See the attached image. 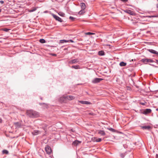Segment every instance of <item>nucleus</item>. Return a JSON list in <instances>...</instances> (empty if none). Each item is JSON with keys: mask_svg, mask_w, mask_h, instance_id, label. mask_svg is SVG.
<instances>
[{"mask_svg": "<svg viewBox=\"0 0 158 158\" xmlns=\"http://www.w3.org/2000/svg\"><path fill=\"white\" fill-rule=\"evenodd\" d=\"M26 113L27 115L31 118H36L39 116V113L32 110L27 111Z\"/></svg>", "mask_w": 158, "mask_h": 158, "instance_id": "1", "label": "nucleus"}, {"mask_svg": "<svg viewBox=\"0 0 158 158\" xmlns=\"http://www.w3.org/2000/svg\"><path fill=\"white\" fill-rule=\"evenodd\" d=\"M75 98V97L72 95H69L64 96L60 97V100L61 102H64V101L66 99L69 100H71L74 99Z\"/></svg>", "mask_w": 158, "mask_h": 158, "instance_id": "2", "label": "nucleus"}, {"mask_svg": "<svg viewBox=\"0 0 158 158\" xmlns=\"http://www.w3.org/2000/svg\"><path fill=\"white\" fill-rule=\"evenodd\" d=\"M52 15L56 21H57L60 22H62L63 21V20L61 18L55 15V14L53 13H52Z\"/></svg>", "mask_w": 158, "mask_h": 158, "instance_id": "3", "label": "nucleus"}, {"mask_svg": "<svg viewBox=\"0 0 158 158\" xmlns=\"http://www.w3.org/2000/svg\"><path fill=\"white\" fill-rule=\"evenodd\" d=\"M81 143V141L77 140H75L72 143V145L74 147H77Z\"/></svg>", "mask_w": 158, "mask_h": 158, "instance_id": "4", "label": "nucleus"}, {"mask_svg": "<svg viewBox=\"0 0 158 158\" xmlns=\"http://www.w3.org/2000/svg\"><path fill=\"white\" fill-rule=\"evenodd\" d=\"M103 80V79L102 78H96L92 80V82L94 84H96L99 82Z\"/></svg>", "mask_w": 158, "mask_h": 158, "instance_id": "5", "label": "nucleus"}, {"mask_svg": "<svg viewBox=\"0 0 158 158\" xmlns=\"http://www.w3.org/2000/svg\"><path fill=\"white\" fill-rule=\"evenodd\" d=\"M125 12L132 15H135L136 14L135 12L131 10H125Z\"/></svg>", "mask_w": 158, "mask_h": 158, "instance_id": "6", "label": "nucleus"}, {"mask_svg": "<svg viewBox=\"0 0 158 158\" xmlns=\"http://www.w3.org/2000/svg\"><path fill=\"white\" fill-rule=\"evenodd\" d=\"M152 112V110L151 109H145L143 112V114H145L147 115L149 114L150 113Z\"/></svg>", "mask_w": 158, "mask_h": 158, "instance_id": "7", "label": "nucleus"}, {"mask_svg": "<svg viewBox=\"0 0 158 158\" xmlns=\"http://www.w3.org/2000/svg\"><path fill=\"white\" fill-rule=\"evenodd\" d=\"M148 50L152 53L155 54L156 56L158 57V52L157 51L152 49H148Z\"/></svg>", "mask_w": 158, "mask_h": 158, "instance_id": "8", "label": "nucleus"}, {"mask_svg": "<svg viewBox=\"0 0 158 158\" xmlns=\"http://www.w3.org/2000/svg\"><path fill=\"white\" fill-rule=\"evenodd\" d=\"M78 102L82 104L90 105L91 104L90 102L87 101H79Z\"/></svg>", "mask_w": 158, "mask_h": 158, "instance_id": "9", "label": "nucleus"}, {"mask_svg": "<svg viewBox=\"0 0 158 158\" xmlns=\"http://www.w3.org/2000/svg\"><path fill=\"white\" fill-rule=\"evenodd\" d=\"M78 62V59H75L70 60L69 61V63L73 64Z\"/></svg>", "mask_w": 158, "mask_h": 158, "instance_id": "10", "label": "nucleus"}, {"mask_svg": "<svg viewBox=\"0 0 158 158\" xmlns=\"http://www.w3.org/2000/svg\"><path fill=\"white\" fill-rule=\"evenodd\" d=\"M141 127L143 129H147V130H149L151 128V127L149 126H141Z\"/></svg>", "mask_w": 158, "mask_h": 158, "instance_id": "11", "label": "nucleus"}, {"mask_svg": "<svg viewBox=\"0 0 158 158\" xmlns=\"http://www.w3.org/2000/svg\"><path fill=\"white\" fill-rule=\"evenodd\" d=\"M80 5L81 9H83L85 10V9L86 7V6L85 3L83 2H81L80 3Z\"/></svg>", "mask_w": 158, "mask_h": 158, "instance_id": "12", "label": "nucleus"}, {"mask_svg": "<svg viewBox=\"0 0 158 158\" xmlns=\"http://www.w3.org/2000/svg\"><path fill=\"white\" fill-rule=\"evenodd\" d=\"M40 133V131H39L35 130L32 132V134L34 135H37Z\"/></svg>", "mask_w": 158, "mask_h": 158, "instance_id": "13", "label": "nucleus"}, {"mask_svg": "<svg viewBox=\"0 0 158 158\" xmlns=\"http://www.w3.org/2000/svg\"><path fill=\"white\" fill-rule=\"evenodd\" d=\"M44 149V151H46L47 153L48 154H50L52 152L51 149Z\"/></svg>", "mask_w": 158, "mask_h": 158, "instance_id": "14", "label": "nucleus"}, {"mask_svg": "<svg viewBox=\"0 0 158 158\" xmlns=\"http://www.w3.org/2000/svg\"><path fill=\"white\" fill-rule=\"evenodd\" d=\"M98 55L99 56H103L105 55L104 51L101 50L98 52Z\"/></svg>", "mask_w": 158, "mask_h": 158, "instance_id": "15", "label": "nucleus"}, {"mask_svg": "<svg viewBox=\"0 0 158 158\" xmlns=\"http://www.w3.org/2000/svg\"><path fill=\"white\" fill-rule=\"evenodd\" d=\"M71 68H72L74 69H80V67L79 65H73Z\"/></svg>", "mask_w": 158, "mask_h": 158, "instance_id": "16", "label": "nucleus"}, {"mask_svg": "<svg viewBox=\"0 0 158 158\" xmlns=\"http://www.w3.org/2000/svg\"><path fill=\"white\" fill-rule=\"evenodd\" d=\"M14 124L17 127H20L21 126V123L18 122L15 123Z\"/></svg>", "mask_w": 158, "mask_h": 158, "instance_id": "17", "label": "nucleus"}, {"mask_svg": "<svg viewBox=\"0 0 158 158\" xmlns=\"http://www.w3.org/2000/svg\"><path fill=\"white\" fill-rule=\"evenodd\" d=\"M147 58L143 59L141 60V61L146 64L147 62Z\"/></svg>", "mask_w": 158, "mask_h": 158, "instance_id": "18", "label": "nucleus"}, {"mask_svg": "<svg viewBox=\"0 0 158 158\" xmlns=\"http://www.w3.org/2000/svg\"><path fill=\"white\" fill-rule=\"evenodd\" d=\"M127 152H126L125 153H121L120 154V156L122 158H123L125 155L127 154Z\"/></svg>", "mask_w": 158, "mask_h": 158, "instance_id": "19", "label": "nucleus"}, {"mask_svg": "<svg viewBox=\"0 0 158 158\" xmlns=\"http://www.w3.org/2000/svg\"><path fill=\"white\" fill-rule=\"evenodd\" d=\"M38 8V7H34L33 9L29 10V12H34V11H35Z\"/></svg>", "mask_w": 158, "mask_h": 158, "instance_id": "20", "label": "nucleus"}, {"mask_svg": "<svg viewBox=\"0 0 158 158\" xmlns=\"http://www.w3.org/2000/svg\"><path fill=\"white\" fill-rule=\"evenodd\" d=\"M126 63H125L123 62H121L119 64V65L121 66H125L126 65Z\"/></svg>", "mask_w": 158, "mask_h": 158, "instance_id": "21", "label": "nucleus"}, {"mask_svg": "<svg viewBox=\"0 0 158 158\" xmlns=\"http://www.w3.org/2000/svg\"><path fill=\"white\" fill-rule=\"evenodd\" d=\"M94 141H96V142H100L101 141L102 139L100 138H94Z\"/></svg>", "mask_w": 158, "mask_h": 158, "instance_id": "22", "label": "nucleus"}, {"mask_svg": "<svg viewBox=\"0 0 158 158\" xmlns=\"http://www.w3.org/2000/svg\"><path fill=\"white\" fill-rule=\"evenodd\" d=\"M85 13V11L84 10L81 9L80 11H79L78 14L80 15H82Z\"/></svg>", "mask_w": 158, "mask_h": 158, "instance_id": "23", "label": "nucleus"}, {"mask_svg": "<svg viewBox=\"0 0 158 158\" xmlns=\"http://www.w3.org/2000/svg\"><path fill=\"white\" fill-rule=\"evenodd\" d=\"M58 14L59 15L62 17H64L65 15V14L62 12H59Z\"/></svg>", "mask_w": 158, "mask_h": 158, "instance_id": "24", "label": "nucleus"}, {"mask_svg": "<svg viewBox=\"0 0 158 158\" xmlns=\"http://www.w3.org/2000/svg\"><path fill=\"white\" fill-rule=\"evenodd\" d=\"M60 43H67L68 42L67 40H60Z\"/></svg>", "mask_w": 158, "mask_h": 158, "instance_id": "25", "label": "nucleus"}, {"mask_svg": "<svg viewBox=\"0 0 158 158\" xmlns=\"http://www.w3.org/2000/svg\"><path fill=\"white\" fill-rule=\"evenodd\" d=\"M39 41L40 43L42 44L46 42L45 40L43 39H40Z\"/></svg>", "mask_w": 158, "mask_h": 158, "instance_id": "26", "label": "nucleus"}, {"mask_svg": "<svg viewBox=\"0 0 158 158\" xmlns=\"http://www.w3.org/2000/svg\"><path fill=\"white\" fill-rule=\"evenodd\" d=\"M98 133L102 135H105V132L102 131H99L98 132Z\"/></svg>", "mask_w": 158, "mask_h": 158, "instance_id": "27", "label": "nucleus"}, {"mask_svg": "<svg viewBox=\"0 0 158 158\" xmlns=\"http://www.w3.org/2000/svg\"><path fill=\"white\" fill-rule=\"evenodd\" d=\"M2 152L3 154H8V153H9L8 151L6 150H3Z\"/></svg>", "mask_w": 158, "mask_h": 158, "instance_id": "28", "label": "nucleus"}, {"mask_svg": "<svg viewBox=\"0 0 158 158\" xmlns=\"http://www.w3.org/2000/svg\"><path fill=\"white\" fill-rule=\"evenodd\" d=\"M109 131L113 132H116V131L114 129L110 127H109Z\"/></svg>", "mask_w": 158, "mask_h": 158, "instance_id": "29", "label": "nucleus"}, {"mask_svg": "<svg viewBox=\"0 0 158 158\" xmlns=\"http://www.w3.org/2000/svg\"><path fill=\"white\" fill-rule=\"evenodd\" d=\"M147 60H147L148 63V62L152 63V62H154V61L153 60L149 59H147Z\"/></svg>", "mask_w": 158, "mask_h": 158, "instance_id": "30", "label": "nucleus"}, {"mask_svg": "<svg viewBox=\"0 0 158 158\" xmlns=\"http://www.w3.org/2000/svg\"><path fill=\"white\" fill-rule=\"evenodd\" d=\"M69 19H70L72 21H73L75 19V18L71 16H70L69 17Z\"/></svg>", "mask_w": 158, "mask_h": 158, "instance_id": "31", "label": "nucleus"}, {"mask_svg": "<svg viewBox=\"0 0 158 158\" xmlns=\"http://www.w3.org/2000/svg\"><path fill=\"white\" fill-rule=\"evenodd\" d=\"M148 17L149 18H152V17H158V15H150L148 16Z\"/></svg>", "mask_w": 158, "mask_h": 158, "instance_id": "32", "label": "nucleus"}, {"mask_svg": "<svg viewBox=\"0 0 158 158\" xmlns=\"http://www.w3.org/2000/svg\"><path fill=\"white\" fill-rule=\"evenodd\" d=\"M86 34L87 35H93L94 34V33H91L90 32H88L86 33Z\"/></svg>", "mask_w": 158, "mask_h": 158, "instance_id": "33", "label": "nucleus"}, {"mask_svg": "<svg viewBox=\"0 0 158 158\" xmlns=\"http://www.w3.org/2000/svg\"><path fill=\"white\" fill-rule=\"evenodd\" d=\"M67 41H68V42L73 43L74 42V41L72 40H67Z\"/></svg>", "mask_w": 158, "mask_h": 158, "instance_id": "34", "label": "nucleus"}, {"mask_svg": "<svg viewBox=\"0 0 158 158\" xmlns=\"http://www.w3.org/2000/svg\"><path fill=\"white\" fill-rule=\"evenodd\" d=\"M39 104L40 105H42L43 104H45V105H46V106H48V105L47 104H46L44 103H39Z\"/></svg>", "mask_w": 158, "mask_h": 158, "instance_id": "35", "label": "nucleus"}, {"mask_svg": "<svg viewBox=\"0 0 158 158\" xmlns=\"http://www.w3.org/2000/svg\"><path fill=\"white\" fill-rule=\"evenodd\" d=\"M9 29H7V28H5L3 30L6 32H7L9 31Z\"/></svg>", "mask_w": 158, "mask_h": 158, "instance_id": "36", "label": "nucleus"}, {"mask_svg": "<svg viewBox=\"0 0 158 158\" xmlns=\"http://www.w3.org/2000/svg\"><path fill=\"white\" fill-rule=\"evenodd\" d=\"M69 131L73 132H74L75 131V130L73 128L71 129Z\"/></svg>", "mask_w": 158, "mask_h": 158, "instance_id": "37", "label": "nucleus"}, {"mask_svg": "<svg viewBox=\"0 0 158 158\" xmlns=\"http://www.w3.org/2000/svg\"><path fill=\"white\" fill-rule=\"evenodd\" d=\"M50 55L53 56H56L57 55L55 53H51Z\"/></svg>", "mask_w": 158, "mask_h": 158, "instance_id": "38", "label": "nucleus"}, {"mask_svg": "<svg viewBox=\"0 0 158 158\" xmlns=\"http://www.w3.org/2000/svg\"><path fill=\"white\" fill-rule=\"evenodd\" d=\"M145 102H145L144 103H142V102H140V104L142 105H144L145 104Z\"/></svg>", "mask_w": 158, "mask_h": 158, "instance_id": "39", "label": "nucleus"}, {"mask_svg": "<svg viewBox=\"0 0 158 158\" xmlns=\"http://www.w3.org/2000/svg\"><path fill=\"white\" fill-rule=\"evenodd\" d=\"M121 0L123 2H127L128 1V0Z\"/></svg>", "mask_w": 158, "mask_h": 158, "instance_id": "40", "label": "nucleus"}, {"mask_svg": "<svg viewBox=\"0 0 158 158\" xmlns=\"http://www.w3.org/2000/svg\"><path fill=\"white\" fill-rule=\"evenodd\" d=\"M0 3L1 4H3L4 3V2L3 1H0Z\"/></svg>", "mask_w": 158, "mask_h": 158, "instance_id": "41", "label": "nucleus"}, {"mask_svg": "<svg viewBox=\"0 0 158 158\" xmlns=\"http://www.w3.org/2000/svg\"><path fill=\"white\" fill-rule=\"evenodd\" d=\"M45 148H51L49 146H48L47 145L46 147H45Z\"/></svg>", "mask_w": 158, "mask_h": 158, "instance_id": "42", "label": "nucleus"}, {"mask_svg": "<svg viewBox=\"0 0 158 158\" xmlns=\"http://www.w3.org/2000/svg\"><path fill=\"white\" fill-rule=\"evenodd\" d=\"M156 62L157 64H158V60H156Z\"/></svg>", "mask_w": 158, "mask_h": 158, "instance_id": "43", "label": "nucleus"}, {"mask_svg": "<svg viewBox=\"0 0 158 158\" xmlns=\"http://www.w3.org/2000/svg\"><path fill=\"white\" fill-rule=\"evenodd\" d=\"M156 158H158V154H156Z\"/></svg>", "mask_w": 158, "mask_h": 158, "instance_id": "44", "label": "nucleus"}, {"mask_svg": "<svg viewBox=\"0 0 158 158\" xmlns=\"http://www.w3.org/2000/svg\"><path fill=\"white\" fill-rule=\"evenodd\" d=\"M2 119L1 118H0V123H2Z\"/></svg>", "mask_w": 158, "mask_h": 158, "instance_id": "45", "label": "nucleus"}, {"mask_svg": "<svg viewBox=\"0 0 158 158\" xmlns=\"http://www.w3.org/2000/svg\"><path fill=\"white\" fill-rule=\"evenodd\" d=\"M156 7L157 8H158V3L156 5Z\"/></svg>", "mask_w": 158, "mask_h": 158, "instance_id": "46", "label": "nucleus"}, {"mask_svg": "<svg viewBox=\"0 0 158 158\" xmlns=\"http://www.w3.org/2000/svg\"><path fill=\"white\" fill-rule=\"evenodd\" d=\"M109 48H111L110 46V45H109Z\"/></svg>", "mask_w": 158, "mask_h": 158, "instance_id": "47", "label": "nucleus"}, {"mask_svg": "<svg viewBox=\"0 0 158 158\" xmlns=\"http://www.w3.org/2000/svg\"><path fill=\"white\" fill-rule=\"evenodd\" d=\"M40 98L41 100H43V98H42L41 97Z\"/></svg>", "mask_w": 158, "mask_h": 158, "instance_id": "48", "label": "nucleus"}, {"mask_svg": "<svg viewBox=\"0 0 158 158\" xmlns=\"http://www.w3.org/2000/svg\"><path fill=\"white\" fill-rule=\"evenodd\" d=\"M2 11V10L1 9H0V12H1Z\"/></svg>", "mask_w": 158, "mask_h": 158, "instance_id": "49", "label": "nucleus"}, {"mask_svg": "<svg viewBox=\"0 0 158 158\" xmlns=\"http://www.w3.org/2000/svg\"><path fill=\"white\" fill-rule=\"evenodd\" d=\"M157 111H158V108L156 109Z\"/></svg>", "mask_w": 158, "mask_h": 158, "instance_id": "50", "label": "nucleus"}, {"mask_svg": "<svg viewBox=\"0 0 158 158\" xmlns=\"http://www.w3.org/2000/svg\"><path fill=\"white\" fill-rule=\"evenodd\" d=\"M111 48H114V47H113V46H111Z\"/></svg>", "mask_w": 158, "mask_h": 158, "instance_id": "51", "label": "nucleus"}, {"mask_svg": "<svg viewBox=\"0 0 158 158\" xmlns=\"http://www.w3.org/2000/svg\"><path fill=\"white\" fill-rule=\"evenodd\" d=\"M44 12V13L46 12V11H45Z\"/></svg>", "mask_w": 158, "mask_h": 158, "instance_id": "52", "label": "nucleus"}]
</instances>
